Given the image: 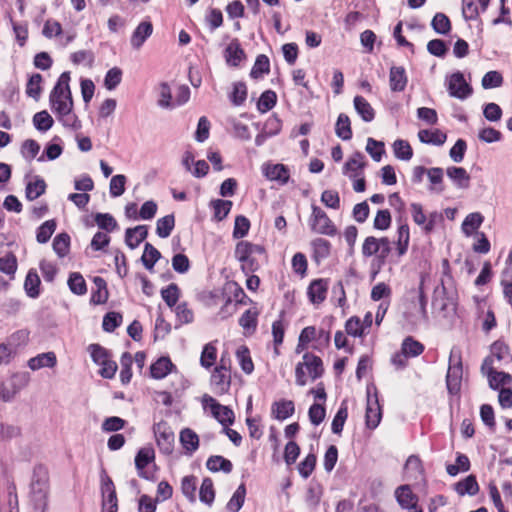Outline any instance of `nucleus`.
<instances>
[{
	"instance_id": "nucleus-55",
	"label": "nucleus",
	"mask_w": 512,
	"mask_h": 512,
	"mask_svg": "<svg viewBox=\"0 0 512 512\" xmlns=\"http://www.w3.org/2000/svg\"><path fill=\"white\" fill-rule=\"evenodd\" d=\"M46 189V184L43 179H36L34 182H29L26 187V197L30 201L40 197Z\"/></svg>"
},
{
	"instance_id": "nucleus-36",
	"label": "nucleus",
	"mask_w": 512,
	"mask_h": 512,
	"mask_svg": "<svg viewBox=\"0 0 512 512\" xmlns=\"http://www.w3.org/2000/svg\"><path fill=\"white\" fill-rule=\"evenodd\" d=\"M236 358L242 371L246 374H251L254 370V364L250 356L249 349L242 345L236 351Z\"/></svg>"
},
{
	"instance_id": "nucleus-64",
	"label": "nucleus",
	"mask_w": 512,
	"mask_h": 512,
	"mask_svg": "<svg viewBox=\"0 0 512 512\" xmlns=\"http://www.w3.org/2000/svg\"><path fill=\"white\" fill-rule=\"evenodd\" d=\"M93 362L97 365L103 364L110 357L108 351L99 344H91L88 347Z\"/></svg>"
},
{
	"instance_id": "nucleus-51",
	"label": "nucleus",
	"mask_w": 512,
	"mask_h": 512,
	"mask_svg": "<svg viewBox=\"0 0 512 512\" xmlns=\"http://www.w3.org/2000/svg\"><path fill=\"white\" fill-rule=\"evenodd\" d=\"M53 123V118L45 110L36 113L33 117V124L35 128L39 131L49 130L52 127Z\"/></svg>"
},
{
	"instance_id": "nucleus-4",
	"label": "nucleus",
	"mask_w": 512,
	"mask_h": 512,
	"mask_svg": "<svg viewBox=\"0 0 512 512\" xmlns=\"http://www.w3.org/2000/svg\"><path fill=\"white\" fill-rule=\"evenodd\" d=\"M463 368L460 351L453 348L449 357V367L446 375V384L449 393L457 394L460 391Z\"/></svg>"
},
{
	"instance_id": "nucleus-29",
	"label": "nucleus",
	"mask_w": 512,
	"mask_h": 512,
	"mask_svg": "<svg viewBox=\"0 0 512 512\" xmlns=\"http://www.w3.org/2000/svg\"><path fill=\"white\" fill-rule=\"evenodd\" d=\"M353 102L355 110L365 122H371L374 119V109L365 98L356 96Z\"/></svg>"
},
{
	"instance_id": "nucleus-23",
	"label": "nucleus",
	"mask_w": 512,
	"mask_h": 512,
	"mask_svg": "<svg viewBox=\"0 0 512 512\" xmlns=\"http://www.w3.org/2000/svg\"><path fill=\"white\" fill-rule=\"evenodd\" d=\"M180 443L188 454H192L199 447V437L190 428H185L180 432Z\"/></svg>"
},
{
	"instance_id": "nucleus-53",
	"label": "nucleus",
	"mask_w": 512,
	"mask_h": 512,
	"mask_svg": "<svg viewBox=\"0 0 512 512\" xmlns=\"http://www.w3.org/2000/svg\"><path fill=\"white\" fill-rule=\"evenodd\" d=\"M276 94L271 90H267L260 96L257 108L261 113H266L271 110L276 104Z\"/></svg>"
},
{
	"instance_id": "nucleus-10",
	"label": "nucleus",
	"mask_w": 512,
	"mask_h": 512,
	"mask_svg": "<svg viewBox=\"0 0 512 512\" xmlns=\"http://www.w3.org/2000/svg\"><path fill=\"white\" fill-rule=\"evenodd\" d=\"M482 371H487L489 386L490 388L496 390L499 389L500 386L505 388L506 385H509L512 382V377L510 374L505 372H497L492 367V360L485 359L482 364Z\"/></svg>"
},
{
	"instance_id": "nucleus-32",
	"label": "nucleus",
	"mask_w": 512,
	"mask_h": 512,
	"mask_svg": "<svg viewBox=\"0 0 512 512\" xmlns=\"http://www.w3.org/2000/svg\"><path fill=\"white\" fill-rule=\"evenodd\" d=\"M484 218L479 212L468 214L462 223V232L471 236L482 224Z\"/></svg>"
},
{
	"instance_id": "nucleus-60",
	"label": "nucleus",
	"mask_w": 512,
	"mask_h": 512,
	"mask_svg": "<svg viewBox=\"0 0 512 512\" xmlns=\"http://www.w3.org/2000/svg\"><path fill=\"white\" fill-rule=\"evenodd\" d=\"M122 80V71L117 68L113 67L106 73L105 79H104V85L108 90H114L121 82Z\"/></svg>"
},
{
	"instance_id": "nucleus-15",
	"label": "nucleus",
	"mask_w": 512,
	"mask_h": 512,
	"mask_svg": "<svg viewBox=\"0 0 512 512\" xmlns=\"http://www.w3.org/2000/svg\"><path fill=\"white\" fill-rule=\"evenodd\" d=\"M210 382L216 393L224 394L229 390L231 384L230 372L223 371V367L215 368Z\"/></svg>"
},
{
	"instance_id": "nucleus-16",
	"label": "nucleus",
	"mask_w": 512,
	"mask_h": 512,
	"mask_svg": "<svg viewBox=\"0 0 512 512\" xmlns=\"http://www.w3.org/2000/svg\"><path fill=\"white\" fill-rule=\"evenodd\" d=\"M263 173L269 180L278 181L281 184H286L290 177L289 170L283 164L265 165Z\"/></svg>"
},
{
	"instance_id": "nucleus-20",
	"label": "nucleus",
	"mask_w": 512,
	"mask_h": 512,
	"mask_svg": "<svg viewBox=\"0 0 512 512\" xmlns=\"http://www.w3.org/2000/svg\"><path fill=\"white\" fill-rule=\"evenodd\" d=\"M295 407L291 400H280L272 404L271 414L277 420H285L294 413Z\"/></svg>"
},
{
	"instance_id": "nucleus-8",
	"label": "nucleus",
	"mask_w": 512,
	"mask_h": 512,
	"mask_svg": "<svg viewBox=\"0 0 512 512\" xmlns=\"http://www.w3.org/2000/svg\"><path fill=\"white\" fill-rule=\"evenodd\" d=\"M202 404L204 409H209L213 417L222 425L227 426L233 423V411L227 406L218 403L213 397L205 394L202 397Z\"/></svg>"
},
{
	"instance_id": "nucleus-24",
	"label": "nucleus",
	"mask_w": 512,
	"mask_h": 512,
	"mask_svg": "<svg viewBox=\"0 0 512 512\" xmlns=\"http://www.w3.org/2000/svg\"><path fill=\"white\" fill-rule=\"evenodd\" d=\"M389 84L392 91H403L407 84L405 70L402 67H392L389 74Z\"/></svg>"
},
{
	"instance_id": "nucleus-37",
	"label": "nucleus",
	"mask_w": 512,
	"mask_h": 512,
	"mask_svg": "<svg viewBox=\"0 0 512 512\" xmlns=\"http://www.w3.org/2000/svg\"><path fill=\"white\" fill-rule=\"evenodd\" d=\"M455 490L461 496L465 494L475 495L479 490V486L475 477L470 475L466 477L464 480L458 482L455 485Z\"/></svg>"
},
{
	"instance_id": "nucleus-59",
	"label": "nucleus",
	"mask_w": 512,
	"mask_h": 512,
	"mask_svg": "<svg viewBox=\"0 0 512 512\" xmlns=\"http://www.w3.org/2000/svg\"><path fill=\"white\" fill-rule=\"evenodd\" d=\"M126 176L115 175L110 180L109 190L113 197H119L125 192Z\"/></svg>"
},
{
	"instance_id": "nucleus-31",
	"label": "nucleus",
	"mask_w": 512,
	"mask_h": 512,
	"mask_svg": "<svg viewBox=\"0 0 512 512\" xmlns=\"http://www.w3.org/2000/svg\"><path fill=\"white\" fill-rule=\"evenodd\" d=\"M217 359V348L215 342H209L204 345L201 356H200V365L205 368H211Z\"/></svg>"
},
{
	"instance_id": "nucleus-30",
	"label": "nucleus",
	"mask_w": 512,
	"mask_h": 512,
	"mask_svg": "<svg viewBox=\"0 0 512 512\" xmlns=\"http://www.w3.org/2000/svg\"><path fill=\"white\" fill-rule=\"evenodd\" d=\"M226 62L231 66H238L244 59V51L237 41L231 42L225 50Z\"/></svg>"
},
{
	"instance_id": "nucleus-40",
	"label": "nucleus",
	"mask_w": 512,
	"mask_h": 512,
	"mask_svg": "<svg viewBox=\"0 0 512 512\" xmlns=\"http://www.w3.org/2000/svg\"><path fill=\"white\" fill-rule=\"evenodd\" d=\"M207 468L212 472L223 471L229 473L232 470V463L222 456H211L207 463Z\"/></svg>"
},
{
	"instance_id": "nucleus-18",
	"label": "nucleus",
	"mask_w": 512,
	"mask_h": 512,
	"mask_svg": "<svg viewBox=\"0 0 512 512\" xmlns=\"http://www.w3.org/2000/svg\"><path fill=\"white\" fill-rule=\"evenodd\" d=\"M328 289L327 281L323 279H316L312 281L308 287V297L313 304H319L326 298Z\"/></svg>"
},
{
	"instance_id": "nucleus-50",
	"label": "nucleus",
	"mask_w": 512,
	"mask_h": 512,
	"mask_svg": "<svg viewBox=\"0 0 512 512\" xmlns=\"http://www.w3.org/2000/svg\"><path fill=\"white\" fill-rule=\"evenodd\" d=\"M41 83L42 76L38 73L33 74L26 85V94L29 97L38 100L42 91Z\"/></svg>"
},
{
	"instance_id": "nucleus-2",
	"label": "nucleus",
	"mask_w": 512,
	"mask_h": 512,
	"mask_svg": "<svg viewBox=\"0 0 512 512\" xmlns=\"http://www.w3.org/2000/svg\"><path fill=\"white\" fill-rule=\"evenodd\" d=\"M30 497L36 512H45L48 504L49 475L42 467H36L30 485Z\"/></svg>"
},
{
	"instance_id": "nucleus-14",
	"label": "nucleus",
	"mask_w": 512,
	"mask_h": 512,
	"mask_svg": "<svg viewBox=\"0 0 512 512\" xmlns=\"http://www.w3.org/2000/svg\"><path fill=\"white\" fill-rule=\"evenodd\" d=\"M265 250L262 246L241 241L236 245L235 257L242 264L250 256H264Z\"/></svg>"
},
{
	"instance_id": "nucleus-38",
	"label": "nucleus",
	"mask_w": 512,
	"mask_h": 512,
	"mask_svg": "<svg viewBox=\"0 0 512 512\" xmlns=\"http://www.w3.org/2000/svg\"><path fill=\"white\" fill-rule=\"evenodd\" d=\"M336 135L342 140H349L352 137V130L350 125V119L346 114H340L338 116L336 126Z\"/></svg>"
},
{
	"instance_id": "nucleus-27",
	"label": "nucleus",
	"mask_w": 512,
	"mask_h": 512,
	"mask_svg": "<svg viewBox=\"0 0 512 512\" xmlns=\"http://www.w3.org/2000/svg\"><path fill=\"white\" fill-rule=\"evenodd\" d=\"M173 366L174 365L169 358L161 357L151 365V376L155 379H162L171 372Z\"/></svg>"
},
{
	"instance_id": "nucleus-21",
	"label": "nucleus",
	"mask_w": 512,
	"mask_h": 512,
	"mask_svg": "<svg viewBox=\"0 0 512 512\" xmlns=\"http://www.w3.org/2000/svg\"><path fill=\"white\" fill-rule=\"evenodd\" d=\"M147 227L139 225L134 228H128L125 234V242L131 249H135L147 237Z\"/></svg>"
},
{
	"instance_id": "nucleus-11",
	"label": "nucleus",
	"mask_w": 512,
	"mask_h": 512,
	"mask_svg": "<svg viewBox=\"0 0 512 512\" xmlns=\"http://www.w3.org/2000/svg\"><path fill=\"white\" fill-rule=\"evenodd\" d=\"M365 165V156L360 152H355L344 164L343 174L349 179H356L363 175Z\"/></svg>"
},
{
	"instance_id": "nucleus-33",
	"label": "nucleus",
	"mask_w": 512,
	"mask_h": 512,
	"mask_svg": "<svg viewBox=\"0 0 512 512\" xmlns=\"http://www.w3.org/2000/svg\"><path fill=\"white\" fill-rule=\"evenodd\" d=\"M93 282L96 290L92 292L91 302L94 304L105 303L108 299V291L105 280L101 277H95Z\"/></svg>"
},
{
	"instance_id": "nucleus-54",
	"label": "nucleus",
	"mask_w": 512,
	"mask_h": 512,
	"mask_svg": "<svg viewBox=\"0 0 512 512\" xmlns=\"http://www.w3.org/2000/svg\"><path fill=\"white\" fill-rule=\"evenodd\" d=\"M393 151L396 158L408 161L412 158L413 151L410 144L404 140H396L393 143Z\"/></svg>"
},
{
	"instance_id": "nucleus-12",
	"label": "nucleus",
	"mask_w": 512,
	"mask_h": 512,
	"mask_svg": "<svg viewBox=\"0 0 512 512\" xmlns=\"http://www.w3.org/2000/svg\"><path fill=\"white\" fill-rule=\"evenodd\" d=\"M381 420V410L378 403L377 395L371 396L370 391L367 392V408H366V425L368 428H376Z\"/></svg>"
},
{
	"instance_id": "nucleus-25",
	"label": "nucleus",
	"mask_w": 512,
	"mask_h": 512,
	"mask_svg": "<svg viewBox=\"0 0 512 512\" xmlns=\"http://www.w3.org/2000/svg\"><path fill=\"white\" fill-rule=\"evenodd\" d=\"M418 138L422 143L440 146L445 143L447 136L438 129H423L418 132Z\"/></svg>"
},
{
	"instance_id": "nucleus-35",
	"label": "nucleus",
	"mask_w": 512,
	"mask_h": 512,
	"mask_svg": "<svg viewBox=\"0 0 512 512\" xmlns=\"http://www.w3.org/2000/svg\"><path fill=\"white\" fill-rule=\"evenodd\" d=\"M245 497H246V487H245V484L242 483L238 486V488L236 489V491L233 493L232 497L228 501L227 506H226L227 510H229L230 512H238L244 504Z\"/></svg>"
},
{
	"instance_id": "nucleus-5",
	"label": "nucleus",
	"mask_w": 512,
	"mask_h": 512,
	"mask_svg": "<svg viewBox=\"0 0 512 512\" xmlns=\"http://www.w3.org/2000/svg\"><path fill=\"white\" fill-rule=\"evenodd\" d=\"M391 252V242L387 237L376 238L369 236L365 238L362 244V254L364 257L377 256L381 263H384L385 259Z\"/></svg>"
},
{
	"instance_id": "nucleus-3",
	"label": "nucleus",
	"mask_w": 512,
	"mask_h": 512,
	"mask_svg": "<svg viewBox=\"0 0 512 512\" xmlns=\"http://www.w3.org/2000/svg\"><path fill=\"white\" fill-rule=\"evenodd\" d=\"M322 372L321 359L313 354L305 353L302 361L297 364L295 369L296 383L304 386L309 381H313L321 376Z\"/></svg>"
},
{
	"instance_id": "nucleus-17",
	"label": "nucleus",
	"mask_w": 512,
	"mask_h": 512,
	"mask_svg": "<svg viewBox=\"0 0 512 512\" xmlns=\"http://www.w3.org/2000/svg\"><path fill=\"white\" fill-rule=\"evenodd\" d=\"M57 364L56 354L54 352H46L36 355L28 360L27 366L33 370H39L41 368H53Z\"/></svg>"
},
{
	"instance_id": "nucleus-44",
	"label": "nucleus",
	"mask_w": 512,
	"mask_h": 512,
	"mask_svg": "<svg viewBox=\"0 0 512 512\" xmlns=\"http://www.w3.org/2000/svg\"><path fill=\"white\" fill-rule=\"evenodd\" d=\"M423 350L424 346L420 342L414 340L411 337L406 338L403 341L401 347V351L407 357H416L420 355L423 352Z\"/></svg>"
},
{
	"instance_id": "nucleus-47",
	"label": "nucleus",
	"mask_w": 512,
	"mask_h": 512,
	"mask_svg": "<svg viewBox=\"0 0 512 512\" xmlns=\"http://www.w3.org/2000/svg\"><path fill=\"white\" fill-rule=\"evenodd\" d=\"M68 286L71 292L77 295H83L87 291L86 282L83 276L78 272L70 274L68 279Z\"/></svg>"
},
{
	"instance_id": "nucleus-1",
	"label": "nucleus",
	"mask_w": 512,
	"mask_h": 512,
	"mask_svg": "<svg viewBox=\"0 0 512 512\" xmlns=\"http://www.w3.org/2000/svg\"><path fill=\"white\" fill-rule=\"evenodd\" d=\"M70 73L63 72L49 95L52 112L66 128L79 130L81 122L73 112V98L69 86Z\"/></svg>"
},
{
	"instance_id": "nucleus-22",
	"label": "nucleus",
	"mask_w": 512,
	"mask_h": 512,
	"mask_svg": "<svg viewBox=\"0 0 512 512\" xmlns=\"http://www.w3.org/2000/svg\"><path fill=\"white\" fill-rule=\"evenodd\" d=\"M395 496L401 507L405 509H414L416 507L417 498L409 486L405 485L397 488Z\"/></svg>"
},
{
	"instance_id": "nucleus-41",
	"label": "nucleus",
	"mask_w": 512,
	"mask_h": 512,
	"mask_svg": "<svg viewBox=\"0 0 512 512\" xmlns=\"http://www.w3.org/2000/svg\"><path fill=\"white\" fill-rule=\"evenodd\" d=\"M175 225V219L173 215H166L157 220L156 233L161 238H167Z\"/></svg>"
},
{
	"instance_id": "nucleus-42",
	"label": "nucleus",
	"mask_w": 512,
	"mask_h": 512,
	"mask_svg": "<svg viewBox=\"0 0 512 512\" xmlns=\"http://www.w3.org/2000/svg\"><path fill=\"white\" fill-rule=\"evenodd\" d=\"M40 278L38 274L30 270L24 282V288L29 297L35 298L39 295Z\"/></svg>"
},
{
	"instance_id": "nucleus-9",
	"label": "nucleus",
	"mask_w": 512,
	"mask_h": 512,
	"mask_svg": "<svg viewBox=\"0 0 512 512\" xmlns=\"http://www.w3.org/2000/svg\"><path fill=\"white\" fill-rule=\"evenodd\" d=\"M450 96L464 100L472 94L471 86L466 82L461 72L453 73L447 79Z\"/></svg>"
},
{
	"instance_id": "nucleus-61",
	"label": "nucleus",
	"mask_w": 512,
	"mask_h": 512,
	"mask_svg": "<svg viewBox=\"0 0 512 512\" xmlns=\"http://www.w3.org/2000/svg\"><path fill=\"white\" fill-rule=\"evenodd\" d=\"M56 229V223L53 220L44 222L37 231V241L39 243H46Z\"/></svg>"
},
{
	"instance_id": "nucleus-34",
	"label": "nucleus",
	"mask_w": 512,
	"mask_h": 512,
	"mask_svg": "<svg viewBox=\"0 0 512 512\" xmlns=\"http://www.w3.org/2000/svg\"><path fill=\"white\" fill-rule=\"evenodd\" d=\"M410 241V233H409V227L407 224H402L398 227L397 231V240H396V249L398 256H403L409 246Z\"/></svg>"
},
{
	"instance_id": "nucleus-62",
	"label": "nucleus",
	"mask_w": 512,
	"mask_h": 512,
	"mask_svg": "<svg viewBox=\"0 0 512 512\" xmlns=\"http://www.w3.org/2000/svg\"><path fill=\"white\" fill-rule=\"evenodd\" d=\"M503 77L498 71H489L482 78V87L484 89L496 88L502 85Z\"/></svg>"
},
{
	"instance_id": "nucleus-49",
	"label": "nucleus",
	"mask_w": 512,
	"mask_h": 512,
	"mask_svg": "<svg viewBox=\"0 0 512 512\" xmlns=\"http://www.w3.org/2000/svg\"><path fill=\"white\" fill-rule=\"evenodd\" d=\"M17 258L12 253L0 257V271L6 275L14 276L17 271Z\"/></svg>"
},
{
	"instance_id": "nucleus-63",
	"label": "nucleus",
	"mask_w": 512,
	"mask_h": 512,
	"mask_svg": "<svg viewBox=\"0 0 512 512\" xmlns=\"http://www.w3.org/2000/svg\"><path fill=\"white\" fill-rule=\"evenodd\" d=\"M270 68L269 59L266 55H259L256 58V61L254 63V66L251 70V76L254 78H258L259 76L263 75L264 73H268Z\"/></svg>"
},
{
	"instance_id": "nucleus-48",
	"label": "nucleus",
	"mask_w": 512,
	"mask_h": 512,
	"mask_svg": "<svg viewBox=\"0 0 512 512\" xmlns=\"http://www.w3.org/2000/svg\"><path fill=\"white\" fill-rule=\"evenodd\" d=\"M211 206L214 210V218L217 221H221L229 214L232 208V202L229 200L217 199L211 202Z\"/></svg>"
},
{
	"instance_id": "nucleus-57",
	"label": "nucleus",
	"mask_w": 512,
	"mask_h": 512,
	"mask_svg": "<svg viewBox=\"0 0 512 512\" xmlns=\"http://www.w3.org/2000/svg\"><path fill=\"white\" fill-rule=\"evenodd\" d=\"M258 312L253 309L245 311L239 319V325L245 330L254 331L257 326Z\"/></svg>"
},
{
	"instance_id": "nucleus-56",
	"label": "nucleus",
	"mask_w": 512,
	"mask_h": 512,
	"mask_svg": "<svg viewBox=\"0 0 512 512\" xmlns=\"http://www.w3.org/2000/svg\"><path fill=\"white\" fill-rule=\"evenodd\" d=\"M365 326L358 317H351L346 321L345 331L353 337H362Z\"/></svg>"
},
{
	"instance_id": "nucleus-7",
	"label": "nucleus",
	"mask_w": 512,
	"mask_h": 512,
	"mask_svg": "<svg viewBox=\"0 0 512 512\" xmlns=\"http://www.w3.org/2000/svg\"><path fill=\"white\" fill-rule=\"evenodd\" d=\"M154 436L162 453L169 455L173 452L175 435L167 422L160 421L154 425Z\"/></svg>"
},
{
	"instance_id": "nucleus-46",
	"label": "nucleus",
	"mask_w": 512,
	"mask_h": 512,
	"mask_svg": "<svg viewBox=\"0 0 512 512\" xmlns=\"http://www.w3.org/2000/svg\"><path fill=\"white\" fill-rule=\"evenodd\" d=\"M70 247V237L66 233L57 235L53 240V250L59 257H64L68 254Z\"/></svg>"
},
{
	"instance_id": "nucleus-39",
	"label": "nucleus",
	"mask_w": 512,
	"mask_h": 512,
	"mask_svg": "<svg viewBox=\"0 0 512 512\" xmlns=\"http://www.w3.org/2000/svg\"><path fill=\"white\" fill-rule=\"evenodd\" d=\"M160 252L150 243H146L142 255V263L146 269L152 270L155 263L160 259Z\"/></svg>"
},
{
	"instance_id": "nucleus-6",
	"label": "nucleus",
	"mask_w": 512,
	"mask_h": 512,
	"mask_svg": "<svg viewBox=\"0 0 512 512\" xmlns=\"http://www.w3.org/2000/svg\"><path fill=\"white\" fill-rule=\"evenodd\" d=\"M309 225L313 232L321 235L334 236L337 228L328 215L320 207L313 205L309 218Z\"/></svg>"
},
{
	"instance_id": "nucleus-19",
	"label": "nucleus",
	"mask_w": 512,
	"mask_h": 512,
	"mask_svg": "<svg viewBox=\"0 0 512 512\" xmlns=\"http://www.w3.org/2000/svg\"><path fill=\"white\" fill-rule=\"evenodd\" d=\"M447 176L453 181L456 187L467 189L470 184V175L463 167L451 166L446 169Z\"/></svg>"
},
{
	"instance_id": "nucleus-28",
	"label": "nucleus",
	"mask_w": 512,
	"mask_h": 512,
	"mask_svg": "<svg viewBox=\"0 0 512 512\" xmlns=\"http://www.w3.org/2000/svg\"><path fill=\"white\" fill-rule=\"evenodd\" d=\"M155 458V452L153 450V448L151 447H144V448H141L136 457H135V466L139 472V475L141 477H146L144 475V468L154 460Z\"/></svg>"
},
{
	"instance_id": "nucleus-43",
	"label": "nucleus",
	"mask_w": 512,
	"mask_h": 512,
	"mask_svg": "<svg viewBox=\"0 0 512 512\" xmlns=\"http://www.w3.org/2000/svg\"><path fill=\"white\" fill-rule=\"evenodd\" d=\"M197 479L194 476H185L181 482V490L184 496L190 501L196 500Z\"/></svg>"
},
{
	"instance_id": "nucleus-52",
	"label": "nucleus",
	"mask_w": 512,
	"mask_h": 512,
	"mask_svg": "<svg viewBox=\"0 0 512 512\" xmlns=\"http://www.w3.org/2000/svg\"><path fill=\"white\" fill-rule=\"evenodd\" d=\"M432 28L438 34H447L451 30L449 18L443 13H437L431 22Z\"/></svg>"
},
{
	"instance_id": "nucleus-13",
	"label": "nucleus",
	"mask_w": 512,
	"mask_h": 512,
	"mask_svg": "<svg viewBox=\"0 0 512 512\" xmlns=\"http://www.w3.org/2000/svg\"><path fill=\"white\" fill-rule=\"evenodd\" d=\"M153 25L150 21H142L131 35L130 44L133 49H140L144 42L152 35Z\"/></svg>"
},
{
	"instance_id": "nucleus-26",
	"label": "nucleus",
	"mask_w": 512,
	"mask_h": 512,
	"mask_svg": "<svg viewBox=\"0 0 512 512\" xmlns=\"http://www.w3.org/2000/svg\"><path fill=\"white\" fill-rule=\"evenodd\" d=\"M313 250V257L317 263L326 259L330 255L331 244L329 241L323 238H316L311 242Z\"/></svg>"
},
{
	"instance_id": "nucleus-58",
	"label": "nucleus",
	"mask_w": 512,
	"mask_h": 512,
	"mask_svg": "<svg viewBox=\"0 0 512 512\" xmlns=\"http://www.w3.org/2000/svg\"><path fill=\"white\" fill-rule=\"evenodd\" d=\"M161 296L169 307H173L179 299V288L176 284L171 283L161 290Z\"/></svg>"
},
{
	"instance_id": "nucleus-45",
	"label": "nucleus",
	"mask_w": 512,
	"mask_h": 512,
	"mask_svg": "<svg viewBox=\"0 0 512 512\" xmlns=\"http://www.w3.org/2000/svg\"><path fill=\"white\" fill-rule=\"evenodd\" d=\"M199 498H200V501L205 504L211 505L213 503L214 498H215V492H214L213 482L210 478H205L202 481V484H201L200 490H199Z\"/></svg>"
}]
</instances>
